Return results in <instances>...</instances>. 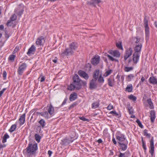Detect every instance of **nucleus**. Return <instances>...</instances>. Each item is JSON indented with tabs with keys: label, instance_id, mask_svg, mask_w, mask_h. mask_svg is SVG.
I'll return each instance as SVG.
<instances>
[{
	"label": "nucleus",
	"instance_id": "29",
	"mask_svg": "<svg viewBox=\"0 0 157 157\" xmlns=\"http://www.w3.org/2000/svg\"><path fill=\"white\" fill-rule=\"evenodd\" d=\"M68 139L67 138L64 139L62 140L63 144L65 145L68 144L70 143L73 142V140H71L70 141H68Z\"/></svg>",
	"mask_w": 157,
	"mask_h": 157
},
{
	"label": "nucleus",
	"instance_id": "55",
	"mask_svg": "<svg viewBox=\"0 0 157 157\" xmlns=\"http://www.w3.org/2000/svg\"><path fill=\"white\" fill-rule=\"evenodd\" d=\"M52 152L51 151L49 150L48 151V154L49 155V156H51L52 154Z\"/></svg>",
	"mask_w": 157,
	"mask_h": 157
},
{
	"label": "nucleus",
	"instance_id": "21",
	"mask_svg": "<svg viewBox=\"0 0 157 157\" xmlns=\"http://www.w3.org/2000/svg\"><path fill=\"white\" fill-rule=\"evenodd\" d=\"M150 82L153 84H155L157 83V79L154 77H150L149 78Z\"/></svg>",
	"mask_w": 157,
	"mask_h": 157
},
{
	"label": "nucleus",
	"instance_id": "17",
	"mask_svg": "<svg viewBox=\"0 0 157 157\" xmlns=\"http://www.w3.org/2000/svg\"><path fill=\"white\" fill-rule=\"evenodd\" d=\"M39 113L42 116L47 119L51 117L50 116H49V114L47 111Z\"/></svg>",
	"mask_w": 157,
	"mask_h": 157
},
{
	"label": "nucleus",
	"instance_id": "33",
	"mask_svg": "<svg viewBox=\"0 0 157 157\" xmlns=\"http://www.w3.org/2000/svg\"><path fill=\"white\" fill-rule=\"evenodd\" d=\"M9 136L8 135L7 133H6L3 137L2 142L3 143L6 142L7 139L9 138Z\"/></svg>",
	"mask_w": 157,
	"mask_h": 157
},
{
	"label": "nucleus",
	"instance_id": "34",
	"mask_svg": "<svg viewBox=\"0 0 157 157\" xmlns=\"http://www.w3.org/2000/svg\"><path fill=\"white\" fill-rule=\"evenodd\" d=\"M128 98L130 100L134 101H135L137 99V98L132 94H131L128 96Z\"/></svg>",
	"mask_w": 157,
	"mask_h": 157
},
{
	"label": "nucleus",
	"instance_id": "60",
	"mask_svg": "<svg viewBox=\"0 0 157 157\" xmlns=\"http://www.w3.org/2000/svg\"><path fill=\"white\" fill-rule=\"evenodd\" d=\"M75 106V105L74 104H73L71 105L69 107V108L70 109H71L72 108H73Z\"/></svg>",
	"mask_w": 157,
	"mask_h": 157
},
{
	"label": "nucleus",
	"instance_id": "43",
	"mask_svg": "<svg viewBox=\"0 0 157 157\" xmlns=\"http://www.w3.org/2000/svg\"><path fill=\"white\" fill-rule=\"evenodd\" d=\"M15 57L16 56L15 55H11L10 56L9 58V60L12 62H13L14 61Z\"/></svg>",
	"mask_w": 157,
	"mask_h": 157
},
{
	"label": "nucleus",
	"instance_id": "36",
	"mask_svg": "<svg viewBox=\"0 0 157 157\" xmlns=\"http://www.w3.org/2000/svg\"><path fill=\"white\" fill-rule=\"evenodd\" d=\"M16 128H17V126L16 124H14L12 125L11 126L10 128L9 129L10 132H13L15 130Z\"/></svg>",
	"mask_w": 157,
	"mask_h": 157
},
{
	"label": "nucleus",
	"instance_id": "12",
	"mask_svg": "<svg viewBox=\"0 0 157 157\" xmlns=\"http://www.w3.org/2000/svg\"><path fill=\"white\" fill-rule=\"evenodd\" d=\"M45 42V40L42 36L38 38L36 42V44L37 45H43Z\"/></svg>",
	"mask_w": 157,
	"mask_h": 157
},
{
	"label": "nucleus",
	"instance_id": "52",
	"mask_svg": "<svg viewBox=\"0 0 157 157\" xmlns=\"http://www.w3.org/2000/svg\"><path fill=\"white\" fill-rule=\"evenodd\" d=\"M91 1H93L94 2H95L98 3H99L101 2V1L100 0H91Z\"/></svg>",
	"mask_w": 157,
	"mask_h": 157
},
{
	"label": "nucleus",
	"instance_id": "18",
	"mask_svg": "<svg viewBox=\"0 0 157 157\" xmlns=\"http://www.w3.org/2000/svg\"><path fill=\"white\" fill-rule=\"evenodd\" d=\"M150 117L151 118V121L152 122H154L155 118V114L154 111L151 110L150 113Z\"/></svg>",
	"mask_w": 157,
	"mask_h": 157
},
{
	"label": "nucleus",
	"instance_id": "19",
	"mask_svg": "<svg viewBox=\"0 0 157 157\" xmlns=\"http://www.w3.org/2000/svg\"><path fill=\"white\" fill-rule=\"evenodd\" d=\"M96 79H92V80L90 83V87L91 88L93 89L96 87L97 84Z\"/></svg>",
	"mask_w": 157,
	"mask_h": 157
},
{
	"label": "nucleus",
	"instance_id": "16",
	"mask_svg": "<svg viewBox=\"0 0 157 157\" xmlns=\"http://www.w3.org/2000/svg\"><path fill=\"white\" fill-rule=\"evenodd\" d=\"M17 18V16L15 14H14L10 17V21H9L7 23V25L8 26H11L12 21H15Z\"/></svg>",
	"mask_w": 157,
	"mask_h": 157
},
{
	"label": "nucleus",
	"instance_id": "41",
	"mask_svg": "<svg viewBox=\"0 0 157 157\" xmlns=\"http://www.w3.org/2000/svg\"><path fill=\"white\" fill-rule=\"evenodd\" d=\"M116 45L117 47L119 49H121V50H122L123 49V48L122 47V45H121V42H119L118 43H117L116 44Z\"/></svg>",
	"mask_w": 157,
	"mask_h": 157
},
{
	"label": "nucleus",
	"instance_id": "51",
	"mask_svg": "<svg viewBox=\"0 0 157 157\" xmlns=\"http://www.w3.org/2000/svg\"><path fill=\"white\" fill-rule=\"evenodd\" d=\"M113 108V105L110 104L108 106V107H107V109L109 110H110L112 109Z\"/></svg>",
	"mask_w": 157,
	"mask_h": 157
},
{
	"label": "nucleus",
	"instance_id": "28",
	"mask_svg": "<svg viewBox=\"0 0 157 157\" xmlns=\"http://www.w3.org/2000/svg\"><path fill=\"white\" fill-rule=\"evenodd\" d=\"M99 74V70L98 69L96 70L94 73L93 77L95 79L97 80L98 78V76Z\"/></svg>",
	"mask_w": 157,
	"mask_h": 157
},
{
	"label": "nucleus",
	"instance_id": "61",
	"mask_svg": "<svg viewBox=\"0 0 157 157\" xmlns=\"http://www.w3.org/2000/svg\"><path fill=\"white\" fill-rule=\"evenodd\" d=\"M129 113L130 114H131L132 113V110L129 109Z\"/></svg>",
	"mask_w": 157,
	"mask_h": 157
},
{
	"label": "nucleus",
	"instance_id": "32",
	"mask_svg": "<svg viewBox=\"0 0 157 157\" xmlns=\"http://www.w3.org/2000/svg\"><path fill=\"white\" fill-rule=\"evenodd\" d=\"M119 143L121 145L120 147L122 150L125 151L126 150L127 147V145L120 142H119Z\"/></svg>",
	"mask_w": 157,
	"mask_h": 157
},
{
	"label": "nucleus",
	"instance_id": "50",
	"mask_svg": "<svg viewBox=\"0 0 157 157\" xmlns=\"http://www.w3.org/2000/svg\"><path fill=\"white\" fill-rule=\"evenodd\" d=\"M79 119L83 121H88L89 120L88 119L84 117H79Z\"/></svg>",
	"mask_w": 157,
	"mask_h": 157
},
{
	"label": "nucleus",
	"instance_id": "59",
	"mask_svg": "<svg viewBox=\"0 0 157 157\" xmlns=\"http://www.w3.org/2000/svg\"><path fill=\"white\" fill-rule=\"evenodd\" d=\"M4 28V26L2 25L0 26V30H2Z\"/></svg>",
	"mask_w": 157,
	"mask_h": 157
},
{
	"label": "nucleus",
	"instance_id": "45",
	"mask_svg": "<svg viewBox=\"0 0 157 157\" xmlns=\"http://www.w3.org/2000/svg\"><path fill=\"white\" fill-rule=\"evenodd\" d=\"M136 122L137 123L138 125L141 128H143V126L141 122L140 121L137 119L136 121Z\"/></svg>",
	"mask_w": 157,
	"mask_h": 157
},
{
	"label": "nucleus",
	"instance_id": "13",
	"mask_svg": "<svg viewBox=\"0 0 157 157\" xmlns=\"http://www.w3.org/2000/svg\"><path fill=\"white\" fill-rule=\"evenodd\" d=\"M78 74L81 77L83 78L86 80L87 79L89 78L88 75L83 71L80 70L79 71Z\"/></svg>",
	"mask_w": 157,
	"mask_h": 157
},
{
	"label": "nucleus",
	"instance_id": "53",
	"mask_svg": "<svg viewBox=\"0 0 157 157\" xmlns=\"http://www.w3.org/2000/svg\"><path fill=\"white\" fill-rule=\"evenodd\" d=\"M119 157H125L124 154H123L121 153H120V154L119 156Z\"/></svg>",
	"mask_w": 157,
	"mask_h": 157
},
{
	"label": "nucleus",
	"instance_id": "63",
	"mask_svg": "<svg viewBox=\"0 0 157 157\" xmlns=\"http://www.w3.org/2000/svg\"><path fill=\"white\" fill-rule=\"evenodd\" d=\"M1 146H1L2 148H3V147H5L6 145L5 144H3V145L1 144Z\"/></svg>",
	"mask_w": 157,
	"mask_h": 157
},
{
	"label": "nucleus",
	"instance_id": "8",
	"mask_svg": "<svg viewBox=\"0 0 157 157\" xmlns=\"http://www.w3.org/2000/svg\"><path fill=\"white\" fill-rule=\"evenodd\" d=\"M113 57L118 58L120 56V52L117 50L113 51L112 50H109L108 52Z\"/></svg>",
	"mask_w": 157,
	"mask_h": 157
},
{
	"label": "nucleus",
	"instance_id": "58",
	"mask_svg": "<svg viewBox=\"0 0 157 157\" xmlns=\"http://www.w3.org/2000/svg\"><path fill=\"white\" fill-rule=\"evenodd\" d=\"M141 81L142 82H144L145 80V79L144 78V77H142L141 78Z\"/></svg>",
	"mask_w": 157,
	"mask_h": 157
},
{
	"label": "nucleus",
	"instance_id": "40",
	"mask_svg": "<svg viewBox=\"0 0 157 157\" xmlns=\"http://www.w3.org/2000/svg\"><path fill=\"white\" fill-rule=\"evenodd\" d=\"M112 72V70H108L106 71L103 75L105 77H107Z\"/></svg>",
	"mask_w": 157,
	"mask_h": 157
},
{
	"label": "nucleus",
	"instance_id": "31",
	"mask_svg": "<svg viewBox=\"0 0 157 157\" xmlns=\"http://www.w3.org/2000/svg\"><path fill=\"white\" fill-rule=\"evenodd\" d=\"M147 102L149 105V107L151 109H153L154 108V106L153 103L152 102L151 100L150 99H148L147 100Z\"/></svg>",
	"mask_w": 157,
	"mask_h": 157
},
{
	"label": "nucleus",
	"instance_id": "38",
	"mask_svg": "<svg viewBox=\"0 0 157 157\" xmlns=\"http://www.w3.org/2000/svg\"><path fill=\"white\" fill-rule=\"evenodd\" d=\"M35 140L37 141V142L38 143L40 142L41 138V137L40 135L38 134H36L35 135Z\"/></svg>",
	"mask_w": 157,
	"mask_h": 157
},
{
	"label": "nucleus",
	"instance_id": "56",
	"mask_svg": "<svg viewBox=\"0 0 157 157\" xmlns=\"http://www.w3.org/2000/svg\"><path fill=\"white\" fill-rule=\"evenodd\" d=\"M97 142L99 143H102V140L101 139H99L98 141H97Z\"/></svg>",
	"mask_w": 157,
	"mask_h": 157
},
{
	"label": "nucleus",
	"instance_id": "2",
	"mask_svg": "<svg viewBox=\"0 0 157 157\" xmlns=\"http://www.w3.org/2000/svg\"><path fill=\"white\" fill-rule=\"evenodd\" d=\"M77 47V44L73 43L69 45V48H66L65 50L62 52L61 54V56L64 57L67 56L71 55Z\"/></svg>",
	"mask_w": 157,
	"mask_h": 157
},
{
	"label": "nucleus",
	"instance_id": "22",
	"mask_svg": "<svg viewBox=\"0 0 157 157\" xmlns=\"http://www.w3.org/2000/svg\"><path fill=\"white\" fill-rule=\"evenodd\" d=\"M116 138L117 140L121 142L124 141L125 139L124 136L123 134H120L117 136Z\"/></svg>",
	"mask_w": 157,
	"mask_h": 157
},
{
	"label": "nucleus",
	"instance_id": "27",
	"mask_svg": "<svg viewBox=\"0 0 157 157\" xmlns=\"http://www.w3.org/2000/svg\"><path fill=\"white\" fill-rule=\"evenodd\" d=\"M108 85L110 86H113L114 84V80L113 78H109L108 80Z\"/></svg>",
	"mask_w": 157,
	"mask_h": 157
},
{
	"label": "nucleus",
	"instance_id": "46",
	"mask_svg": "<svg viewBox=\"0 0 157 157\" xmlns=\"http://www.w3.org/2000/svg\"><path fill=\"white\" fill-rule=\"evenodd\" d=\"M142 146L143 148L146 151L147 150V147L145 143L144 142L143 140H142Z\"/></svg>",
	"mask_w": 157,
	"mask_h": 157
},
{
	"label": "nucleus",
	"instance_id": "9",
	"mask_svg": "<svg viewBox=\"0 0 157 157\" xmlns=\"http://www.w3.org/2000/svg\"><path fill=\"white\" fill-rule=\"evenodd\" d=\"M26 67V65L25 63H22L19 66L18 70V73L20 75H22Z\"/></svg>",
	"mask_w": 157,
	"mask_h": 157
},
{
	"label": "nucleus",
	"instance_id": "5",
	"mask_svg": "<svg viewBox=\"0 0 157 157\" xmlns=\"http://www.w3.org/2000/svg\"><path fill=\"white\" fill-rule=\"evenodd\" d=\"M149 148V152L151 154V156L154 155V138L153 137L151 138L150 140Z\"/></svg>",
	"mask_w": 157,
	"mask_h": 157
},
{
	"label": "nucleus",
	"instance_id": "62",
	"mask_svg": "<svg viewBox=\"0 0 157 157\" xmlns=\"http://www.w3.org/2000/svg\"><path fill=\"white\" fill-rule=\"evenodd\" d=\"M66 100L65 99L63 102V104H65L66 103Z\"/></svg>",
	"mask_w": 157,
	"mask_h": 157
},
{
	"label": "nucleus",
	"instance_id": "7",
	"mask_svg": "<svg viewBox=\"0 0 157 157\" xmlns=\"http://www.w3.org/2000/svg\"><path fill=\"white\" fill-rule=\"evenodd\" d=\"M47 108L49 116L52 117L55 115V112L54 108L51 105H48Z\"/></svg>",
	"mask_w": 157,
	"mask_h": 157
},
{
	"label": "nucleus",
	"instance_id": "64",
	"mask_svg": "<svg viewBox=\"0 0 157 157\" xmlns=\"http://www.w3.org/2000/svg\"><path fill=\"white\" fill-rule=\"evenodd\" d=\"M53 62H54L55 63H56L57 62V60L55 59L53 60Z\"/></svg>",
	"mask_w": 157,
	"mask_h": 157
},
{
	"label": "nucleus",
	"instance_id": "54",
	"mask_svg": "<svg viewBox=\"0 0 157 157\" xmlns=\"http://www.w3.org/2000/svg\"><path fill=\"white\" fill-rule=\"evenodd\" d=\"M112 141L114 144H117V142L116 141L115 139L114 138H113L112 139Z\"/></svg>",
	"mask_w": 157,
	"mask_h": 157
},
{
	"label": "nucleus",
	"instance_id": "3",
	"mask_svg": "<svg viewBox=\"0 0 157 157\" xmlns=\"http://www.w3.org/2000/svg\"><path fill=\"white\" fill-rule=\"evenodd\" d=\"M135 39L136 40L135 42L136 43V44L135 48V52L139 53L141 49L143 40L138 39L137 37H135Z\"/></svg>",
	"mask_w": 157,
	"mask_h": 157
},
{
	"label": "nucleus",
	"instance_id": "26",
	"mask_svg": "<svg viewBox=\"0 0 157 157\" xmlns=\"http://www.w3.org/2000/svg\"><path fill=\"white\" fill-rule=\"evenodd\" d=\"M132 90V84H129L127 85L126 88V91L129 92H131Z\"/></svg>",
	"mask_w": 157,
	"mask_h": 157
},
{
	"label": "nucleus",
	"instance_id": "35",
	"mask_svg": "<svg viewBox=\"0 0 157 157\" xmlns=\"http://www.w3.org/2000/svg\"><path fill=\"white\" fill-rule=\"evenodd\" d=\"M99 106V103L98 102H96L93 103L92 105V108L95 109L98 107Z\"/></svg>",
	"mask_w": 157,
	"mask_h": 157
},
{
	"label": "nucleus",
	"instance_id": "57",
	"mask_svg": "<svg viewBox=\"0 0 157 157\" xmlns=\"http://www.w3.org/2000/svg\"><path fill=\"white\" fill-rule=\"evenodd\" d=\"M110 113L116 114V112L115 111H112L110 112Z\"/></svg>",
	"mask_w": 157,
	"mask_h": 157
},
{
	"label": "nucleus",
	"instance_id": "10",
	"mask_svg": "<svg viewBox=\"0 0 157 157\" xmlns=\"http://www.w3.org/2000/svg\"><path fill=\"white\" fill-rule=\"evenodd\" d=\"M100 57L97 55H95L92 59L91 62L94 65L98 64L100 61Z\"/></svg>",
	"mask_w": 157,
	"mask_h": 157
},
{
	"label": "nucleus",
	"instance_id": "30",
	"mask_svg": "<svg viewBox=\"0 0 157 157\" xmlns=\"http://www.w3.org/2000/svg\"><path fill=\"white\" fill-rule=\"evenodd\" d=\"M134 78V76L132 74L128 75L126 78V79L128 81H131Z\"/></svg>",
	"mask_w": 157,
	"mask_h": 157
},
{
	"label": "nucleus",
	"instance_id": "42",
	"mask_svg": "<svg viewBox=\"0 0 157 157\" xmlns=\"http://www.w3.org/2000/svg\"><path fill=\"white\" fill-rule=\"evenodd\" d=\"M98 81L99 82L103 83L104 81L103 78L102 77L101 75L98 78Z\"/></svg>",
	"mask_w": 157,
	"mask_h": 157
},
{
	"label": "nucleus",
	"instance_id": "49",
	"mask_svg": "<svg viewBox=\"0 0 157 157\" xmlns=\"http://www.w3.org/2000/svg\"><path fill=\"white\" fill-rule=\"evenodd\" d=\"M6 88H4L2 89V90L0 91V98L2 96L4 92L6 90Z\"/></svg>",
	"mask_w": 157,
	"mask_h": 157
},
{
	"label": "nucleus",
	"instance_id": "11",
	"mask_svg": "<svg viewBox=\"0 0 157 157\" xmlns=\"http://www.w3.org/2000/svg\"><path fill=\"white\" fill-rule=\"evenodd\" d=\"M132 49L131 48H129L126 50L125 54L124 57V60L127 59L132 55Z\"/></svg>",
	"mask_w": 157,
	"mask_h": 157
},
{
	"label": "nucleus",
	"instance_id": "47",
	"mask_svg": "<svg viewBox=\"0 0 157 157\" xmlns=\"http://www.w3.org/2000/svg\"><path fill=\"white\" fill-rule=\"evenodd\" d=\"M6 76H7V73L5 71H4L3 72V79L4 80L6 79Z\"/></svg>",
	"mask_w": 157,
	"mask_h": 157
},
{
	"label": "nucleus",
	"instance_id": "15",
	"mask_svg": "<svg viewBox=\"0 0 157 157\" xmlns=\"http://www.w3.org/2000/svg\"><path fill=\"white\" fill-rule=\"evenodd\" d=\"M25 121V114L22 115L19 119L18 123L20 125L24 124Z\"/></svg>",
	"mask_w": 157,
	"mask_h": 157
},
{
	"label": "nucleus",
	"instance_id": "6",
	"mask_svg": "<svg viewBox=\"0 0 157 157\" xmlns=\"http://www.w3.org/2000/svg\"><path fill=\"white\" fill-rule=\"evenodd\" d=\"M73 81L74 82V84L75 85H77L79 87H77L78 89H80L81 87V85L80 83V79L79 78V76L77 74L75 75L73 77Z\"/></svg>",
	"mask_w": 157,
	"mask_h": 157
},
{
	"label": "nucleus",
	"instance_id": "20",
	"mask_svg": "<svg viewBox=\"0 0 157 157\" xmlns=\"http://www.w3.org/2000/svg\"><path fill=\"white\" fill-rule=\"evenodd\" d=\"M35 50V47L34 45H32L31 47L29 49L27 53L28 55L33 54Z\"/></svg>",
	"mask_w": 157,
	"mask_h": 157
},
{
	"label": "nucleus",
	"instance_id": "37",
	"mask_svg": "<svg viewBox=\"0 0 157 157\" xmlns=\"http://www.w3.org/2000/svg\"><path fill=\"white\" fill-rule=\"evenodd\" d=\"M106 56L108 57V58L109 60H111V61H117V62L118 61L117 60L115 59L113 57H112L111 56L108 54H107L106 55Z\"/></svg>",
	"mask_w": 157,
	"mask_h": 157
},
{
	"label": "nucleus",
	"instance_id": "48",
	"mask_svg": "<svg viewBox=\"0 0 157 157\" xmlns=\"http://www.w3.org/2000/svg\"><path fill=\"white\" fill-rule=\"evenodd\" d=\"M45 78L44 76H42L41 77H40L38 78V79L40 80V82H44L45 80Z\"/></svg>",
	"mask_w": 157,
	"mask_h": 157
},
{
	"label": "nucleus",
	"instance_id": "23",
	"mask_svg": "<svg viewBox=\"0 0 157 157\" xmlns=\"http://www.w3.org/2000/svg\"><path fill=\"white\" fill-rule=\"evenodd\" d=\"M76 87H79L77 85H75V84H71L69 85L67 89L69 90H74L75 88L77 89H79Z\"/></svg>",
	"mask_w": 157,
	"mask_h": 157
},
{
	"label": "nucleus",
	"instance_id": "39",
	"mask_svg": "<svg viewBox=\"0 0 157 157\" xmlns=\"http://www.w3.org/2000/svg\"><path fill=\"white\" fill-rule=\"evenodd\" d=\"M133 69V68L131 67H125L124 68V71L125 72H128L132 71Z\"/></svg>",
	"mask_w": 157,
	"mask_h": 157
},
{
	"label": "nucleus",
	"instance_id": "24",
	"mask_svg": "<svg viewBox=\"0 0 157 157\" xmlns=\"http://www.w3.org/2000/svg\"><path fill=\"white\" fill-rule=\"evenodd\" d=\"M77 94L75 93L71 94L70 97V100L72 101L75 100L77 98Z\"/></svg>",
	"mask_w": 157,
	"mask_h": 157
},
{
	"label": "nucleus",
	"instance_id": "44",
	"mask_svg": "<svg viewBox=\"0 0 157 157\" xmlns=\"http://www.w3.org/2000/svg\"><path fill=\"white\" fill-rule=\"evenodd\" d=\"M144 135L148 138H150L151 136V134L148 133L147 131V130H145L144 131Z\"/></svg>",
	"mask_w": 157,
	"mask_h": 157
},
{
	"label": "nucleus",
	"instance_id": "14",
	"mask_svg": "<svg viewBox=\"0 0 157 157\" xmlns=\"http://www.w3.org/2000/svg\"><path fill=\"white\" fill-rule=\"evenodd\" d=\"M140 53L135 52L133 55V61L134 63H137L138 61Z\"/></svg>",
	"mask_w": 157,
	"mask_h": 157
},
{
	"label": "nucleus",
	"instance_id": "1",
	"mask_svg": "<svg viewBox=\"0 0 157 157\" xmlns=\"http://www.w3.org/2000/svg\"><path fill=\"white\" fill-rule=\"evenodd\" d=\"M27 157H33L35 156L37 154L38 150L37 144L36 143H30L26 148Z\"/></svg>",
	"mask_w": 157,
	"mask_h": 157
},
{
	"label": "nucleus",
	"instance_id": "25",
	"mask_svg": "<svg viewBox=\"0 0 157 157\" xmlns=\"http://www.w3.org/2000/svg\"><path fill=\"white\" fill-rule=\"evenodd\" d=\"M38 123L40 125L39 126L42 128H44L46 124L45 121L43 119H41L38 122Z\"/></svg>",
	"mask_w": 157,
	"mask_h": 157
},
{
	"label": "nucleus",
	"instance_id": "4",
	"mask_svg": "<svg viewBox=\"0 0 157 157\" xmlns=\"http://www.w3.org/2000/svg\"><path fill=\"white\" fill-rule=\"evenodd\" d=\"M144 23L145 28L146 39L147 40L149 39V28L148 25V20L146 18L144 19Z\"/></svg>",
	"mask_w": 157,
	"mask_h": 157
}]
</instances>
